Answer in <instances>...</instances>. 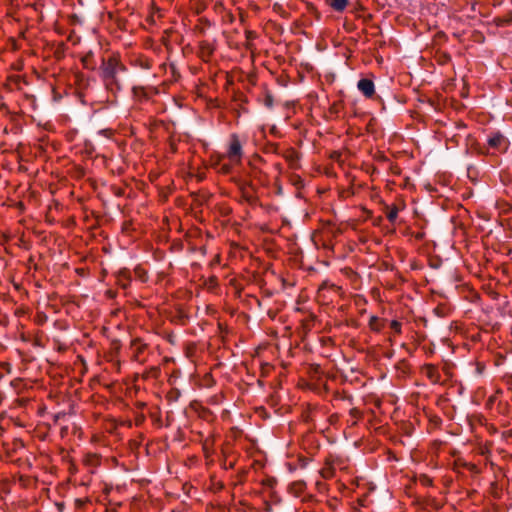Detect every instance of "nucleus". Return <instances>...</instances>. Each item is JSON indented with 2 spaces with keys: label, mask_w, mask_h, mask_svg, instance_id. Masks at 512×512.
Returning <instances> with one entry per match:
<instances>
[{
  "label": "nucleus",
  "mask_w": 512,
  "mask_h": 512,
  "mask_svg": "<svg viewBox=\"0 0 512 512\" xmlns=\"http://www.w3.org/2000/svg\"><path fill=\"white\" fill-rule=\"evenodd\" d=\"M123 69L124 67L115 58H109L106 61L103 60L101 74L107 83H116L117 74Z\"/></svg>",
  "instance_id": "1"
},
{
  "label": "nucleus",
  "mask_w": 512,
  "mask_h": 512,
  "mask_svg": "<svg viewBox=\"0 0 512 512\" xmlns=\"http://www.w3.org/2000/svg\"><path fill=\"white\" fill-rule=\"evenodd\" d=\"M429 376L432 378L433 377V372H434V368L433 367H429Z\"/></svg>",
  "instance_id": "8"
},
{
  "label": "nucleus",
  "mask_w": 512,
  "mask_h": 512,
  "mask_svg": "<svg viewBox=\"0 0 512 512\" xmlns=\"http://www.w3.org/2000/svg\"><path fill=\"white\" fill-rule=\"evenodd\" d=\"M348 4V0H331L330 5L331 7L338 12L343 11Z\"/></svg>",
  "instance_id": "5"
},
{
  "label": "nucleus",
  "mask_w": 512,
  "mask_h": 512,
  "mask_svg": "<svg viewBox=\"0 0 512 512\" xmlns=\"http://www.w3.org/2000/svg\"><path fill=\"white\" fill-rule=\"evenodd\" d=\"M398 217V208L393 206L389 209L387 213V218L391 223H394Z\"/></svg>",
  "instance_id": "6"
},
{
  "label": "nucleus",
  "mask_w": 512,
  "mask_h": 512,
  "mask_svg": "<svg viewBox=\"0 0 512 512\" xmlns=\"http://www.w3.org/2000/svg\"><path fill=\"white\" fill-rule=\"evenodd\" d=\"M392 327L396 330V331H399L400 330V324L398 322H393L392 323Z\"/></svg>",
  "instance_id": "7"
},
{
  "label": "nucleus",
  "mask_w": 512,
  "mask_h": 512,
  "mask_svg": "<svg viewBox=\"0 0 512 512\" xmlns=\"http://www.w3.org/2000/svg\"><path fill=\"white\" fill-rule=\"evenodd\" d=\"M358 90L367 98H371L375 93V86L372 80L363 78L357 83Z\"/></svg>",
  "instance_id": "3"
},
{
  "label": "nucleus",
  "mask_w": 512,
  "mask_h": 512,
  "mask_svg": "<svg viewBox=\"0 0 512 512\" xmlns=\"http://www.w3.org/2000/svg\"><path fill=\"white\" fill-rule=\"evenodd\" d=\"M488 144L495 149L506 148L507 140L501 133H494L488 137Z\"/></svg>",
  "instance_id": "4"
},
{
  "label": "nucleus",
  "mask_w": 512,
  "mask_h": 512,
  "mask_svg": "<svg viewBox=\"0 0 512 512\" xmlns=\"http://www.w3.org/2000/svg\"><path fill=\"white\" fill-rule=\"evenodd\" d=\"M242 145L236 135H232L227 150V158L232 164H238L242 159Z\"/></svg>",
  "instance_id": "2"
}]
</instances>
